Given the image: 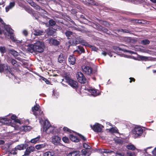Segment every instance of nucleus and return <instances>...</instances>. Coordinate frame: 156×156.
I'll list each match as a JSON object with an SVG mask.
<instances>
[{
    "label": "nucleus",
    "instance_id": "1",
    "mask_svg": "<svg viewBox=\"0 0 156 156\" xmlns=\"http://www.w3.org/2000/svg\"><path fill=\"white\" fill-rule=\"evenodd\" d=\"M44 44L42 41H37L33 44H29L27 45V51L30 52H38L42 53L44 51Z\"/></svg>",
    "mask_w": 156,
    "mask_h": 156
},
{
    "label": "nucleus",
    "instance_id": "2",
    "mask_svg": "<svg viewBox=\"0 0 156 156\" xmlns=\"http://www.w3.org/2000/svg\"><path fill=\"white\" fill-rule=\"evenodd\" d=\"M8 67V65L6 64L0 63V72H4L6 76H8L9 78H12L13 77H15V71L14 69L10 68L9 69Z\"/></svg>",
    "mask_w": 156,
    "mask_h": 156
},
{
    "label": "nucleus",
    "instance_id": "3",
    "mask_svg": "<svg viewBox=\"0 0 156 156\" xmlns=\"http://www.w3.org/2000/svg\"><path fill=\"white\" fill-rule=\"evenodd\" d=\"M63 77L65 79L66 82L73 88H76L77 87L78 83L76 81L71 78V76L69 72H64Z\"/></svg>",
    "mask_w": 156,
    "mask_h": 156
},
{
    "label": "nucleus",
    "instance_id": "4",
    "mask_svg": "<svg viewBox=\"0 0 156 156\" xmlns=\"http://www.w3.org/2000/svg\"><path fill=\"white\" fill-rule=\"evenodd\" d=\"M68 39H70L69 43L71 45H76L77 44V38L73 35V32L69 31H66L65 33Z\"/></svg>",
    "mask_w": 156,
    "mask_h": 156
},
{
    "label": "nucleus",
    "instance_id": "5",
    "mask_svg": "<svg viewBox=\"0 0 156 156\" xmlns=\"http://www.w3.org/2000/svg\"><path fill=\"white\" fill-rule=\"evenodd\" d=\"M133 136L135 138L140 136L143 132V129L140 127H135L132 131Z\"/></svg>",
    "mask_w": 156,
    "mask_h": 156
},
{
    "label": "nucleus",
    "instance_id": "6",
    "mask_svg": "<svg viewBox=\"0 0 156 156\" xmlns=\"http://www.w3.org/2000/svg\"><path fill=\"white\" fill-rule=\"evenodd\" d=\"M5 30L7 32L8 34L10 35V38L12 40V41H14V42H16L17 41V40L15 39L14 36L13 35L14 30L9 25H5Z\"/></svg>",
    "mask_w": 156,
    "mask_h": 156
},
{
    "label": "nucleus",
    "instance_id": "7",
    "mask_svg": "<svg viewBox=\"0 0 156 156\" xmlns=\"http://www.w3.org/2000/svg\"><path fill=\"white\" fill-rule=\"evenodd\" d=\"M90 127L94 131L97 132H101L102 128L104 127L102 125L98 123H96L93 126L91 125Z\"/></svg>",
    "mask_w": 156,
    "mask_h": 156
},
{
    "label": "nucleus",
    "instance_id": "8",
    "mask_svg": "<svg viewBox=\"0 0 156 156\" xmlns=\"http://www.w3.org/2000/svg\"><path fill=\"white\" fill-rule=\"evenodd\" d=\"M82 71L87 75H90L92 73V69L90 66H82Z\"/></svg>",
    "mask_w": 156,
    "mask_h": 156
},
{
    "label": "nucleus",
    "instance_id": "9",
    "mask_svg": "<svg viewBox=\"0 0 156 156\" xmlns=\"http://www.w3.org/2000/svg\"><path fill=\"white\" fill-rule=\"evenodd\" d=\"M51 140L54 145H57L60 143L61 138L58 136H54L52 137Z\"/></svg>",
    "mask_w": 156,
    "mask_h": 156
},
{
    "label": "nucleus",
    "instance_id": "10",
    "mask_svg": "<svg viewBox=\"0 0 156 156\" xmlns=\"http://www.w3.org/2000/svg\"><path fill=\"white\" fill-rule=\"evenodd\" d=\"M34 151V147L30 146L27 147L26 149L24 152V154L23 156H28L30 154Z\"/></svg>",
    "mask_w": 156,
    "mask_h": 156
},
{
    "label": "nucleus",
    "instance_id": "11",
    "mask_svg": "<svg viewBox=\"0 0 156 156\" xmlns=\"http://www.w3.org/2000/svg\"><path fill=\"white\" fill-rule=\"evenodd\" d=\"M86 5H98V3L94 0H79Z\"/></svg>",
    "mask_w": 156,
    "mask_h": 156
},
{
    "label": "nucleus",
    "instance_id": "12",
    "mask_svg": "<svg viewBox=\"0 0 156 156\" xmlns=\"http://www.w3.org/2000/svg\"><path fill=\"white\" fill-rule=\"evenodd\" d=\"M51 125L49 122H48L47 124L46 122H45L43 127V131H45L47 133H49L51 132V131L48 132V130L50 129Z\"/></svg>",
    "mask_w": 156,
    "mask_h": 156
},
{
    "label": "nucleus",
    "instance_id": "13",
    "mask_svg": "<svg viewBox=\"0 0 156 156\" xmlns=\"http://www.w3.org/2000/svg\"><path fill=\"white\" fill-rule=\"evenodd\" d=\"M86 79L83 74L81 72H79V82L81 83H84Z\"/></svg>",
    "mask_w": 156,
    "mask_h": 156
},
{
    "label": "nucleus",
    "instance_id": "14",
    "mask_svg": "<svg viewBox=\"0 0 156 156\" xmlns=\"http://www.w3.org/2000/svg\"><path fill=\"white\" fill-rule=\"evenodd\" d=\"M28 146V145L27 144H21L18 145L15 147V149L17 150H21L26 149Z\"/></svg>",
    "mask_w": 156,
    "mask_h": 156
},
{
    "label": "nucleus",
    "instance_id": "15",
    "mask_svg": "<svg viewBox=\"0 0 156 156\" xmlns=\"http://www.w3.org/2000/svg\"><path fill=\"white\" fill-rule=\"evenodd\" d=\"M39 105H38L36 104L34 107H32V112H33V114L36 116L38 115V113L36 112V111H38L39 109Z\"/></svg>",
    "mask_w": 156,
    "mask_h": 156
},
{
    "label": "nucleus",
    "instance_id": "16",
    "mask_svg": "<svg viewBox=\"0 0 156 156\" xmlns=\"http://www.w3.org/2000/svg\"><path fill=\"white\" fill-rule=\"evenodd\" d=\"M0 122L4 124H7L11 122L10 119L5 118H0Z\"/></svg>",
    "mask_w": 156,
    "mask_h": 156
},
{
    "label": "nucleus",
    "instance_id": "17",
    "mask_svg": "<svg viewBox=\"0 0 156 156\" xmlns=\"http://www.w3.org/2000/svg\"><path fill=\"white\" fill-rule=\"evenodd\" d=\"M58 61L60 63H64L65 62L66 58L63 54L61 53L58 58Z\"/></svg>",
    "mask_w": 156,
    "mask_h": 156
},
{
    "label": "nucleus",
    "instance_id": "18",
    "mask_svg": "<svg viewBox=\"0 0 156 156\" xmlns=\"http://www.w3.org/2000/svg\"><path fill=\"white\" fill-rule=\"evenodd\" d=\"M15 3L14 2H10L9 5L5 7V11L6 12H8L10 9H12L15 5Z\"/></svg>",
    "mask_w": 156,
    "mask_h": 156
},
{
    "label": "nucleus",
    "instance_id": "19",
    "mask_svg": "<svg viewBox=\"0 0 156 156\" xmlns=\"http://www.w3.org/2000/svg\"><path fill=\"white\" fill-rule=\"evenodd\" d=\"M31 127L29 126H22L20 130L25 132L29 131L31 129Z\"/></svg>",
    "mask_w": 156,
    "mask_h": 156
},
{
    "label": "nucleus",
    "instance_id": "20",
    "mask_svg": "<svg viewBox=\"0 0 156 156\" xmlns=\"http://www.w3.org/2000/svg\"><path fill=\"white\" fill-rule=\"evenodd\" d=\"M138 57L142 61H146L152 60V58H149L148 57L145 56L138 55Z\"/></svg>",
    "mask_w": 156,
    "mask_h": 156
},
{
    "label": "nucleus",
    "instance_id": "21",
    "mask_svg": "<svg viewBox=\"0 0 156 156\" xmlns=\"http://www.w3.org/2000/svg\"><path fill=\"white\" fill-rule=\"evenodd\" d=\"M69 62L72 65H74L75 63L76 59L74 56L70 55L68 58Z\"/></svg>",
    "mask_w": 156,
    "mask_h": 156
},
{
    "label": "nucleus",
    "instance_id": "22",
    "mask_svg": "<svg viewBox=\"0 0 156 156\" xmlns=\"http://www.w3.org/2000/svg\"><path fill=\"white\" fill-rule=\"evenodd\" d=\"M55 31L53 30V29L51 28H48L47 29V33L48 36L54 35Z\"/></svg>",
    "mask_w": 156,
    "mask_h": 156
},
{
    "label": "nucleus",
    "instance_id": "23",
    "mask_svg": "<svg viewBox=\"0 0 156 156\" xmlns=\"http://www.w3.org/2000/svg\"><path fill=\"white\" fill-rule=\"evenodd\" d=\"M90 153L87 152L85 150H82L79 156H89Z\"/></svg>",
    "mask_w": 156,
    "mask_h": 156
},
{
    "label": "nucleus",
    "instance_id": "24",
    "mask_svg": "<svg viewBox=\"0 0 156 156\" xmlns=\"http://www.w3.org/2000/svg\"><path fill=\"white\" fill-rule=\"evenodd\" d=\"M44 32L42 30H36L34 31V34L35 36H39L43 34Z\"/></svg>",
    "mask_w": 156,
    "mask_h": 156
},
{
    "label": "nucleus",
    "instance_id": "25",
    "mask_svg": "<svg viewBox=\"0 0 156 156\" xmlns=\"http://www.w3.org/2000/svg\"><path fill=\"white\" fill-rule=\"evenodd\" d=\"M34 8L36 10L40 11L42 13H44L45 12H46L45 10L41 8V7L37 4H36V6L35 5V7H34Z\"/></svg>",
    "mask_w": 156,
    "mask_h": 156
},
{
    "label": "nucleus",
    "instance_id": "26",
    "mask_svg": "<svg viewBox=\"0 0 156 156\" xmlns=\"http://www.w3.org/2000/svg\"><path fill=\"white\" fill-rule=\"evenodd\" d=\"M89 91L91 93V94L94 96L98 95V94L97 93V90L93 88H91L89 90Z\"/></svg>",
    "mask_w": 156,
    "mask_h": 156
},
{
    "label": "nucleus",
    "instance_id": "27",
    "mask_svg": "<svg viewBox=\"0 0 156 156\" xmlns=\"http://www.w3.org/2000/svg\"><path fill=\"white\" fill-rule=\"evenodd\" d=\"M46 144L44 143L42 144H37L35 146V148L37 150H41L44 148L46 146Z\"/></svg>",
    "mask_w": 156,
    "mask_h": 156
},
{
    "label": "nucleus",
    "instance_id": "28",
    "mask_svg": "<svg viewBox=\"0 0 156 156\" xmlns=\"http://www.w3.org/2000/svg\"><path fill=\"white\" fill-rule=\"evenodd\" d=\"M50 42L52 45L55 46H57L59 45L60 43L58 41L54 39H51Z\"/></svg>",
    "mask_w": 156,
    "mask_h": 156
},
{
    "label": "nucleus",
    "instance_id": "29",
    "mask_svg": "<svg viewBox=\"0 0 156 156\" xmlns=\"http://www.w3.org/2000/svg\"><path fill=\"white\" fill-rule=\"evenodd\" d=\"M70 139L72 141L75 142H78V139L77 137L74 136H73V134H71L69 136Z\"/></svg>",
    "mask_w": 156,
    "mask_h": 156
},
{
    "label": "nucleus",
    "instance_id": "30",
    "mask_svg": "<svg viewBox=\"0 0 156 156\" xmlns=\"http://www.w3.org/2000/svg\"><path fill=\"white\" fill-rule=\"evenodd\" d=\"M80 21L81 22L85 23H87V20L84 16L80 15Z\"/></svg>",
    "mask_w": 156,
    "mask_h": 156
},
{
    "label": "nucleus",
    "instance_id": "31",
    "mask_svg": "<svg viewBox=\"0 0 156 156\" xmlns=\"http://www.w3.org/2000/svg\"><path fill=\"white\" fill-rule=\"evenodd\" d=\"M80 43L82 45L86 46L88 45V44L83 39L79 38V44Z\"/></svg>",
    "mask_w": 156,
    "mask_h": 156
},
{
    "label": "nucleus",
    "instance_id": "32",
    "mask_svg": "<svg viewBox=\"0 0 156 156\" xmlns=\"http://www.w3.org/2000/svg\"><path fill=\"white\" fill-rule=\"evenodd\" d=\"M40 138V136H38L37 137L32 139L31 140L30 142L32 143H36L37 141L39 140Z\"/></svg>",
    "mask_w": 156,
    "mask_h": 156
},
{
    "label": "nucleus",
    "instance_id": "33",
    "mask_svg": "<svg viewBox=\"0 0 156 156\" xmlns=\"http://www.w3.org/2000/svg\"><path fill=\"white\" fill-rule=\"evenodd\" d=\"M126 148L129 150H134L136 149L135 147L133 144H128L126 146Z\"/></svg>",
    "mask_w": 156,
    "mask_h": 156
},
{
    "label": "nucleus",
    "instance_id": "34",
    "mask_svg": "<svg viewBox=\"0 0 156 156\" xmlns=\"http://www.w3.org/2000/svg\"><path fill=\"white\" fill-rule=\"evenodd\" d=\"M78 153L77 151H74L70 152L67 156H78Z\"/></svg>",
    "mask_w": 156,
    "mask_h": 156
},
{
    "label": "nucleus",
    "instance_id": "35",
    "mask_svg": "<svg viewBox=\"0 0 156 156\" xmlns=\"http://www.w3.org/2000/svg\"><path fill=\"white\" fill-rule=\"evenodd\" d=\"M24 9L30 13H32V9L29 6H25L24 7Z\"/></svg>",
    "mask_w": 156,
    "mask_h": 156
},
{
    "label": "nucleus",
    "instance_id": "36",
    "mask_svg": "<svg viewBox=\"0 0 156 156\" xmlns=\"http://www.w3.org/2000/svg\"><path fill=\"white\" fill-rule=\"evenodd\" d=\"M44 156H52L54 155L53 152L50 151L46 152L44 153Z\"/></svg>",
    "mask_w": 156,
    "mask_h": 156
},
{
    "label": "nucleus",
    "instance_id": "37",
    "mask_svg": "<svg viewBox=\"0 0 156 156\" xmlns=\"http://www.w3.org/2000/svg\"><path fill=\"white\" fill-rule=\"evenodd\" d=\"M141 43L144 45H146L149 44L150 43V41L147 39H145L141 41Z\"/></svg>",
    "mask_w": 156,
    "mask_h": 156
},
{
    "label": "nucleus",
    "instance_id": "38",
    "mask_svg": "<svg viewBox=\"0 0 156 156\" xmlns=\"http://www.w3.org/2000/svg\"><path fill=\"white\" fill-rule=\"evenodd\" d=\"M0 51L2 54H4L6 52V49L5 47H0Z\"/></svg>",
    "mask_w": 156,
    "mask_h": 156
},
{
    "label": "nucleus",
    "instance_id": "39",
    "mask_svg": "<svg viewBox=\"0 0 156 156\" xmlns=\"http://www.w3.org/2000/svg\"><path fill=\"white\" fill-rule=\"evenodd\" d=\"M49 25L50 26H53L56 24V22L52 19L50 20L49 21Z\"/></svg>",
    "mask_w": 156,
    "mask_h": 156
},
{
    "label": "nucleus",
    "instance_id": "40",
    "mask_svg": "<svg viewBox=\"0 0 156 156\" xmlns=\"http://www.w3.org/2000/svg\"><path fill=\"white\" fill-rule=\"evenodd\" d=\"M10 61L12 64L14 66H17V62L16 60L13 58H11L10 59Z\"/></svg>",
    "mask_w": 156,
    "mask_h": 156
},
{
    "label": "nucleus",
    "instance_id": "41",
    "mask_svg": "<svg viewBox=\"0 0 156 156\" xmlns=\"http://www.w3.org/2000/svg\"><path fill=\"white\" fill-rule=\"evenodd\" d=\"M18 151L15 149V147L14 148H13L10 151V153L13 155L16 154L17 153Z\"/></svg>",
    "mask_w": 156,
    "mask_h": 156
},
{
    "label": "nucleus",
    "instance_id": "42",
    "mask_svg": "<svg viewBox=\"0 0 156 156\" xmlns=\"http://www.w3.org/2000/svg\"><path fill=\"white\" fill-rule=\"evenodd\" d=\"M117 131L118 129L116 127H112L109 129V131L112 133H117Z\"/></svg>",
    "mask_w": 156,
    "mask_h": 156
},
{
    "label": "nucleus",
    "instance_id": "43",
    "mask_svg": "<svg viewBox=\"0 0 156 156\" xmlns=\"http://www.w3.org/2000/svg\"><path fill=\"white\" fill-rule=\"evenodd\" d=\"M41 79L44 81L47 84H50V81L48 80V79H46V78H44V77H42L41 78Z\"/></svg>",
    "mask_w": 156,
    "mask_h": 156
},
{
    "label": "nucleus",
    "instance_id": "44",
    "mask_svg": "<svg viewBox=\"0 0 156 156\" xmlns=\"http://www.w3.org/2000/svg\"><path fill=\"white\" fill-rule=\"evenodd\" d=\"M84 49L83 47L79 46V53H84Z\"/></svg>",
    "mask_w": 156,
    "mask_h": 156
},
{
    "label": "nucleus",
    "instance_id": "45",
    "mask_svg": "<svg viewBox=\"0 0 156 156\" xmlns=\"http://www.w3.org/2000/svg\"><path fill=\"white\" fill-rule=\"evenodd\" d=\"M10 52L14 56H17L18 55V53L13 50H11L10 51Z\"/></svg>",
    "mask_w": 156,
    "mask_h": 156
},
{
    "label": "nucleus",
    "instance_id": "46",
    "mask_svg": "<svg viewBox=\"0 0 156 156\" xmlns=\"http://www.w3.org/2000/svg\"><path fill=\"white\" fill-rule=\"evenodd\" d=\"M62 140L65 143H68L69 142V138L66 136L63 137L62 138Z\"/></svg>",
    "mask_w": 156,
    "mask_h": 156
},
{
    "label": "nucleus",
    "instance_id": "47",
    "mask_svg": "<svg viewBox=\"0 0 156 156\" xmlns=\"http://www.w3.org/2000/svg\"><path fill=\"white\" fill-rule=\"evenodd\" d=\"M34 8L36 5V3L33 2V1L30 0V2H28Z\"/></svg>",
    "mask_w": 156,
    "mask_h": 156
},
{
    "label": "nucleus",
    "instance_id": "48",
    "mask_svg": "<svg viewBox=\"0 0 156 156\" xmlns=\"http://www.w3.org/2000/svg\"><path fill=\"white\" fill-rule=\"evenodd\" d=\"M116 154L118 156H123L124 155V153L119 151H116Z\"/></svg>",
    "mask_w": 156,
    "mask_h": 156
},
{
    "label": "nucleus",
    "instance_id": "49",
    "mask_svg": "<svg viewBox=\"0 0 156 156\" xmlns=\"http://www.w3.org/2000/svg\"><path fill=\"white\" fill-rule=\"evenodd\" d=\"M89 47L92 50H93L94 51H97V50H98V48L94 46L89 45Z\"/></svg>",
    "mask_w": 156,
    "mask_h": 156
},
{
    "label": "nucleus",
    "instance_id": "50",
    "mask_svg": "<svg viewBox=\"0 0 156 156\" xmlns=\"http://www.w3.org/2000/svg\"><path fill=\"white\" fill-rule=\"evenodd\" d=\"M83 147L84 148L87 149H90L91 148V147L89 146L87 144L84 143L83 144Z\"/></svg>",
    "mask_w": 156,
    "mask_h": 156
},
{
    "label": "nucleus",
    "instance_id": "51",
    "mask_svg": "<svg viewBox=\"0 0 156 156\" xmlns=\"http://www.w3.org/2000/svg\"><path fill=\"white\" fill-rule=\"evenodd\" d=\"M63 130L64 131L68 132L69 133H71L72 130L66 127H64L63 128Z\"/></svg>",
    "mask_w": 156,
    "mask_h": 156
},
{
    "label": "nucleus",
    "instance_id": "52",
    "mask_svg": "<svg viewBox=\"0 0 156 156\" xmlns=\"http://www.w3.org/2000/svg\"><path fill=\"white\" fill-rule=\"evenodd\" d=\"M79 136L84 141H86L87 140L86 138L84 136L79 133Z\"/></svg>",
    "mask_w": 156,
    "mask_h": 156
},
{
    "label": "nucleus",
    "instance_id": "53",
    "mask_svg": "<svg viewBox=\"0 0 156 156\" xmlns=\"http://www.w3.org/2000/svg\"><path fill=\"white\" fill-rule=\"evenodd\" d=\"M37 2L41 4H44L45 3V1L44 0H35Z\"/></svg>",
    "mask_w": 156,
    "mask_h": 156
},
{
    "label": "nucleus",
    "instance_id": "54",
    "mask_svg": "<svg viewBox=\"0 0 156 156\" xmlns=\"http://www.w3.org/2000/svg\"><path fill=\"white\" fill-rule=\"evenodd\" d=\"M119 31L123 32L124 33H129L130 32L129 30H123L122 29H121L120 30H119Z\"/></svg>",
    "mask_w": 156,
    "mask_h": 156
},
{
    "label": "nucleus",
    "instance_id": "55",
    "mask_svg": "<svg viewBox=\"0 0 156 156\" xmlns=\"http://www.w3.org/2000/svg\"><path fill=\"white\" fill-rule=\"evenodd\" d=\"M11 119L14 121L17 118V116L15 115H12L11 116Z\"/></svg>",
    "mask_w": 156,
    "mask_h": 156
},
{
    "label": "nucleus",
    "instance_id": "56",
    "mask_svg": "<svg viewBox=\"0 0 156 156\" xmlns=\"http://www.w3.org/2000/svg\"><path fill=\"white\" fill-rule=\"evenodd\" d=\"M23 34L25 36H27L28 35V33L27 31L26 30H24L23 31Z\"/></svg>",
    "mask_w": 156,
    "mask_h": 156
},
{
    "label": "nucleus",
    "instance_id": "57",
    "mask_svg": "<svg viewBox=\"0 0 156 156\" xmlns=\"http://www.w3.org/2000/svg\"><path fill=\"white\" fill-rule=\"evenodd\" d=\"M38 111L39 112V113H38L37 116L39 115L41 116L44 115L43 112L41 110L39 109Z\"/></svg>",
    "mask_w": 156,
    "mask_h": 156
},
{
    "label": "nucleus",
    "instance_id": "58",
    "mask_svg": "<svg viewBox=\"0 0 156 156\" xmlns=\"http://www.w3.org/2000/svg\"><path fill=\"white\" fill-rule=\"evenodd\" d=\"M14 121L15 122L18 123H19L20 124H21V121H20V120L19 119H16V120H15Z\"/></svg>",
    "mask_w": 156,
    "mask_h": 156
},
{
    "label": "nucleus",
    "instance_id": "59",
    "mask_svg": "<svg viewBox=\"0 0 156 156\" xmlns=\"http://www.w3.org/2000/svg\"><path fill=\"white\" fill-rule=\"evenodd\" d=\"M152 153L154 155L156 156V147L152 151Z\"/></svg>",
    "mask_w": 156,
    "mask_h": 156
},
{
    "label": "nucleus",
    "instance_id": "60",
    "mask_svg": "<svg viewBox=\"0 0 156 156\" xmlns=\"http://www.w3.org/2000/svg\"><path fill=\"white\" fill-rule=\"evenodd\" d=\"M5 143V141L2 140H0V145H3Z\"/></svg>",
    "mask_w": 156,
    "mask_h": 156
},
{
    "label": "nucleus",
    "instance_id": "61",
    "mask_svg": "<svg viewBox=\"0 0 156 156\" xmlns=\"http://www.w3.org/2000/svg\"><path fill=\"white\" fill-rule=\"evenodd\" d=\"M0 22L2 24H5L3 20L0 17Z\"/></svg>",
    "mask_w": 156,
    "mask_h": 156
},
{
    "label": "nucleus",
    "instance_id": "62",
    "mask_svg": "<svg viewBox=\"0 0 156 156\" xmlns=\"http://www.w3.org/2000/svg\"><path fill=\"white\" fill-rule=\"evenodd\" d=\"M111 152H112V151H110L109 150H105L103 152L105 153H109Z\"/></svg>",
    "mask_w": 156,
    "mask_h": 156
},
{
    "label": "nucleus",
    "instance_id": "63",
    "mask_svg": "<svg viewBox=\"0 0 156 156\" xmlns=\"http://www.w3.org/2000/svg\"><path fill=\"white\" fill-rule=\"evenodd\" d=\"M107 54V53L104 51H103L101 53V54L103 55H104L105 56Z\"/></svg>",
    "mask_w": 156,
    "mask_h": 156
},
{
    "label": "nucleus",
    "instance_id": "64",
    "mask_svg": "<svg viewBox=\"0 0 156 156\" xmlns=\"http://www.w3.org/2000/svg\"><path fill=\"white\" fill-rule=\"evenodd\" d=\"M128 156H133V155L131 153L128 152L127 153Z\"/></svg>",
    "mask_w": 156,
    "mask_h": 156
}]
</instances>
